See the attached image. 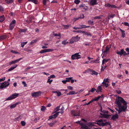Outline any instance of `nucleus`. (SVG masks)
Masks as SVG:
<instances>
[{"mask_svg": "<svg viewBox=\"0 0 129 129\" xmlns=\"http://www.w3.org/2000/svg\"><path fill=\"white\" fill-rule=\"evenodd\" d=\"M115 103L118 106L121 105V104H126L127 102L121 97L118 96L116 98Z\"/></svg>", "mask_w": 129, "mask_h": 129, "instance_id": "1", "label": "nucleus"}, {"mask_svg": "<svg viewBox=\"0 0 129 129\" xmlns=\"http://www.w3.org/2000/svg\"><path fill=\"white\" fill-rule=\"evenodd\" d=\"M123 106H121V105H120L118 106V107L119 108V114L122 112H125L126 109L127 108V103L126 104H123Z\"/></svg>", "mask_w": 129, "mask_h": 129, "instance_id": "2", "label": "nucleus"}, {"mask_svg": "<svg viewBox=\"0 0 129 129\" xmlns=\"http://www.w3.org/2000/svg\"><path fill=\"white\" fill-rule=\"evenodd\" d=\"M19 94L15 93H13L9 97L7 98L5 101H9L14 99L17 97L19 95Z\"/></svg>", "mask_w": 129, "mask_h": 129, "instance_id": "3", "label": "nucleus"}, {"mask_svg": "<svg viewBox=\"0 0 129 129\" xmlns=\"http://www.w3.org/2000/svg\"><path fill=\"white\" fill-rule=\"evenodd\" d=\"M80 38L78 36H77L76 37H73L70 40L69 43L71 44L74 42H77L79 40Z\"/></svg>", "mask_w": 129, "mask_h": 129, "instance_id": "4", "label": "nucleus"}, {"mask_svg": "<svg viewBox=\"0 0 129 129\" xmlns=\"http://www.w3.org/2000/svg\"><path fill=\"white\" fill-rule=\"evenodd\" d=\"M79 54V53H77L72 55L71 57V59L72 60H74L76 59H78L81 58V55Z\"/></svg>", "mask_w": 129, "mask_h": 129, "instance_id": "5", "label": "nucleus"}, {"mask_svg": "<svg viewBox=\"0 0 129 129\" xmlns=\"http://www.w3.org/2000/svg\"><path fill=\"white\" fill-rule=\"evenodd\" d=\"M9 84V83L8 82V81H5L2 83L1 85L0 86V89L6 88L8 86Z\"/></svg>", "mask_w": 129, "mask_h": 129, "instance_id": "6", "label": "nucleus"}, {"mask_svg": "<svg viewBox=\"0 0 129 129\" xmlns=\"http://www.w3.org/2000/svg\"><path fill=\"white\" fill-rule=\"evenodd\" d=\"M41 94L42 92L41 91H39L32 93L31 95L32 96L37 98L41 96Z\"/></svg>", "mask_w": 129, "mask_h": 129, "instance_id": "7", "label": "nucleus"}, {"mask_svg": "<svg viewBox=\"0 0 129 129\" xmlns=\"http://www.w3.org/2000/svg\"><path fill=\"white\" fill-rule=\"evenodd\" d=\"M95 124H96L98 125L99 126H104L105 125H110V123L107 122H106L105 123H101L100 122H95Z\"/></svg>", "mask_w": 129, "mask_h": 129, "instance_id": "8", "label": "nucleus"}, {"mask_svg": "<svg viewBox=\"0 0 129 129\" xmlns=\"http://www.w3.org/2000/svg\"><path fill=\"white\" fill-rule=\"evenodd\" d=\"M76 122L78 124H80L81 129H90L88 127L84 124L80 123V121H78V122Z\"/></svg>", "mask_w": 129, "mask_h": 129, "instance_id": "9", "label": "nucleus"}, {"mask_svg": "<svg viewBox=\"0 0 129 129\" xmlns=\"http://www.w3.org/2000/svg\"><path fill=\"white\" fill-rule=\"evenodd\" d=\"M105 6L108 8H117L118 9V8L117 6L114 5H111L109 3H106V4L105 5Z\"/></svg>", "mask_w": 129, "mask_h": 129, "instance_id": "10", "label": "nucleus"}, {"mask_svg": "<svg viewBox=\"0 0 129 129\" xmlns=\"http://www.w3.org/2000/svg\"><path fill=\"white\" fill-rule=\"evenodd\" d=\"M100 117L101 118H105L107 119H108L109 117L112 115H108V114H106L100 113Z\"/></svg>", "mask_w": 129, "mask_h": 129, "instance_id": "11", "label": "nucleus"}, {"mask_svg": "<svg viewBox=\"0 0 129 129\" xmlns=\"http://www.w3.org/2000/svg\"><path fill=\"white\" fill-rule=\"evenodd\" d=\"M54 49H43L40 51V53H42L45 52H52L54 51Z\"/></svg>", "mask_w": 129, "mask_h": 129, "instance_id": "12", "label": "nucleus"}, {"mask_svg": "<svg viewBox=\"0 0 129 129\" xmlns=\"http://www.w3.org/2000/svg\"><path fill=\"white\" fill-rule=\"evenodd\" d=\"M97 0H91L89 2L90 4L92 6H94L98 4Z\"/></svg>", "mask_w": 129, "mask_h": 129, "instance_id": "13", "label": "nucleus"}, {"mask_svg": "<svg viewBox=\"0 0 129 129\" xmlns=\"http://www.w3.org/2000/svg\"><path fill=\"white\" fill-rule=\"evenodd\" d=\"M79 7L81 8V9H83L86 11L88 9V7L87 6H86L85 4H82L80 5L79 6Z\"/></svg>", "mask_w": 129, "mask_h": 129, "instance_id": "14", "label": "nucleus"}, {"mask_svg": "<svg viewBox=\"0 0 129 129\" xmlns=\"http://www.w3.org/2000/svg\"><path fill=\"white\" fill-rule=\"evenodd\" d=\"M119 117V116L117 113L113 115L111 119L114 121H115L116 119H117Z\"/></svg>", "mask_w": 129, "mask_h": 129, "instance_id": "15", "label": "nucleus"}, {"mask_svg": "<svg viewBox=\"0 0 129 129\" xmlns=\"http://www.w3.org/2000/svg\"><path fill=\"white\" fill-rule=\"evenodd\" d=\"M82 16H81L78 17L74 18L73 20L75 22L76 20H79L80 19H83L84 17V14H82Z\"/></svg>", "mask_w": 129, "mask_h": 129, "instance_id": "16", "label": "nucleus"}, {"mask_svg": "<svg viewBox=\"0 0 129 129\" xmlns=\"http://www.w3.org/2000/svg\"><path fill=\"white\" fill-rule=\"evenodd\" d=\"M95 122H90L88 123L87 125L89 127H92L93 126H95L94 124H95Z\"/></svg>", "mask_w": 129, "mask_h": 129, "instance_id": "17", "label": "nucleus"}, {"mask_svg": "<svg viewBox=\"0 0 129 129\" xmlns=\"http://www.w3.org/2000/svg\"><path fill=\"white\" fill-rule=\"evenodd\" d=\"M17 66V65L16 64H15L13 66H12L8 70V71H11L15 68Z\"/></svg>", "mask_w": 129, "mask_h": 129, "instance_id": "18", "label": "nucleus"}, {"mask_svg": "<svg viewBox=\"0 0 129 129\" xmlns=\"http://www.w3.org/2000/svg\"><path fill=\"white\" fill-rule=\"evenodd\" d=\"M27 30V28H25L24 29L20 28L19 32L20 33H25Z\"/></svg>", "mask_w": 129, "mask_h": 129, "instance_id": "19", "label": "nucleus"}, {"mask_svg": "<svg viewBox=\"0 0 129 129\" xmlns=\"http://www.w3.org/2000/svg\"><path fill=\"white\" fill-rule=\"evenodd\" d=\"M120 31L121 32V37L124 38L125 37V31L124 30H122L121 28H119Z\"/></svg>", "mask_w": 129, "mask_h": 129, "instance_id": "20", "label": "nucleus"}, {"mask_svg": "<svg viewBox=\"0 0 129 129\" xmlns=\"http://www.w3.org/2000/svg\"><path fill=\"white\" fill-rule=\"evenodd\" d=\"M100 111L101 112L107 114H108L109 112V111L108 110H102V107H101V109H100Z\"/></svg>", "mask_w": 129, "mask_h": 129, "instance_id": "21", "label": "nucleus"}, {"mask_svg": "<svg viewBox=\"0 0 129 129\" xmlns=\"http://www.w3.org/2000/svg\"><path fill=\"white\" fill-rule=\"evenodd\" d=\"M4 20V15L0 16V22H2Z\"/></svg>", "mask_w": 129, "mask_h": 129, "instance_id": "22", "label": "nucleus"}, {"mask_svg": "<svg viewBox=\"0 0 129 129\" xmlns=\"http://www.w3.org/2000/svg\"><path fill=\"white\" fill-rule=\"evenodd\" d=\"M18 104V103H16L11 105L10 106V108L11 109L15 108Z\"/></svg>", "mask_w": 129, "mask_h": 129, "instance_id": "23", "label": "nucleus"}, {"mask_svg": "<svg viewBox=\"0 0 129 129\" xmlns=\"http://www.w3.org/2000/svg\"><path fill=\"white\" fill-rule=\"evenodd\" d=\"M56 122V121L55 120L53 122H51V123H48V124L50 126L52 127L55 124Z\"/></svg>", "mask_w": 129, "mask_h": 129, "instance_id": "24", "label": "nucleus"}, {"mask_svg": "<svg viewBox=\"0 0 129 129\" xmlns=\"http://www.w3.org/2000/svg\"><path fill=\"white\" fill-rule=\"evenodd\" d=\"M110 59H103L102 61V65L104 64L105 63H106L110 60Z\"/></svg>", "mask_w": 129, "mask_h": 129, "instance_id": "25", "label": "nucleus"}, {"mask_svg": "<svg viewBox=\"0 0 129 129\" xmlns=\"http://www.w3.org/2000/svg\"><path fill=\"white\" fill-rule=\"evenodd\" d=\"M15 25L10 24L9 26V29L10 30H12L14 28Z\"/></svg>", "mask_w": 129, "mask_h": 129, "instance_id": "26", "label": "nucleus"}, {"mask_svg": "<svg viewBox=\"0 0 129 129\" xmlns=\"http://www.w3.org/2000/svg\"><path fill=\"white\" fill-rule=\"evenodd\" d=\"M28 1L31 2L35 4H37L38 3V0H28Z\"/></svg>", "mask_w": 129, "mask_h": 129, "instance_id": "27", "label": "nucleus"}, {"mask_svg": "<svg viewBox=\"0 0 129 129\" xmlns=\"http://www.w3.org/2000/svg\"><path fill=\"white\" fill-rule=\"evenodd\" d=\"M7 37L6 36L3 35L0 36V40H3L5 39Z\"/></svg>", "mask_w": 129, "mask_h": 129, "instance_id": "28", "label": "nucleus"}, {"mask_svg": "<svg viewBox=\"0 0 129 129\" xmlns=\"http://www.w3.org/2000/svg\"><path fill=\"white\" fill-rule=\"evenodd\" d=\"M38 39H37L34 40L32 41L30 43V44L32 45L34 43H36L38 41Z\"/></svg>", "mask_w": 129, "mask_h": 129, "instance_id": "29", "label": "nucleus"}, {"mask_svg": "<svg viewBox=\"0 0 129 129\" xmlns=\"http://www.w3.org/2000/svg\"><path fill=\"white\" fill-rule=\"evenodd\" d=\"M59 112H57L56 113L54 114L53 115H52L53 118H56L57 116L59 115Z\"/></svg>", "mask_w": 129, "mask_h": 129, "instance_id": "30", "label": "nucleus"}, {"mask_svg": "<svg viewBox=\"0 0 129 129\" xmlns=\"http://www.w3.org/2000/svg\"><path fill=\"white\" fill-rule=\"evenodd\" d=\"M22 116L21 115H20L18 117H17L15 119L16 120L19 121L21 119Z\"/></svg>", "mask_w": 129, "mask_h": 129, "instance_id": "31", "label": "nucleus"}, {"mask_svg": "<svg viewBox=\"0 0 129 129\" xmlns=\"http://www.w3.org/2000/svg\"><path fill=\"white\" fill-rule=\"evenodd\" d=\"M75 91H71L69 92V93H68L67 94V95H70L74 94H75Z\"/></svg>", "mask_w": 129, "mask_h": 129, "instance_id": "32", "label": "nucleus"}, {"mask_svg": "<svg viewBox=\"0 0 129 129\" xmlns=\"http://www.w3.org/2000/svg\"><path fill=\"white\" fill-rule=\"evenodd\" d=\"M60 106H57L56 108H55L54 109L55 112H55L57 111H59L60 110Z\"/></svg>", "mask_w": 129, "mask_h": 129, "instance_id": "33", "label": "nucleus"}, {"mask_svg": "<svg viewBox=\"0 0 129 129\" xmlns=\"http://www.w3.org/2000/svg\"><path fill=\"white\" fill-rule=\"evenodd\" d=\"M88 23L89 25H93L94 24V22L93 21H92L90 20H88Z\"/></svg>", "mask_w": 129, "mask_h": 129, "instance_id": "34", "label": "nucleus"}, {"mask_svg": "<svg viewBox=\"0 0 129 129\" xmlns=\"http://www.w3.org/2000/svg\"><path fill=\"white\" fill-rule=\"evenodd\" d=\"M98 74V73L94 71H92V73L91 74L92 75H97Z\"/></svg>", "mask_w": 129, "mask_h": 129, "instance_id": "35", "label": "nucleus"}, {"mask_svg": "<svg viewBox=\"0 0 129 129\" xmlns=\"http://www.w3.org/2000/svg\"><path fill=\"white\" fill-rule=\"evenodd\" d=\"M6 3L8 4L12 3L13 2L12 0H5Z\"/></svg>", "mask_w": 129, "mask_h": 129, "instance_id": "36", "label": "nucleus"}, {"mask_svg": "<svg viewBox=\"0 0 129 129\" xmlns=\"http://www.w3.org/2000/svg\"><path fill=\"white\" fill-rule=\"evenodd\" d=\"M64 109V107L62 106L60 109V112H59V113H60L61 114H63V110Z\"/></svg>", "mask_w": 129, "mask_h": 129, "instance_id": "37", "label": "nucleus"}, {"mask_svg": "<svg viewBox=\"0 0 129 129\" xmlns=\"http://www.w3.org/2000/svg\"><path fill=\"white\" fill-rule=\"evenodd\" d=\"M73 31L74 32H77L78 33L82 34H84V31H81V30H78L76 31Z\"/></svg>", "mask_w": 129, "mask_h": 129, "instance_id": "38", "label": "nucleus"}, {"mask_svg": "<svg viewBox=\"0 0 129 129\" xmlns=\"http://www.w3.org/2000/svg\"><path fill=\"white\" fill-rule=\"evenodd\" d=\"M27 43V42H22L21 43V47H23L24 45L26 44Z\"/></svg>", "mask_w": 129, "mask_h": 129, "instance_id": "39", "label": "nucleus"}, {"mask_svg": "<svg viewBox=\"0 0 129 129\" xmlns=\"http://www.w3.org/2000/svg\"><path fill=\"white\" fill-rule=\"evenodd\" d=\"M84 34H85V35L90 36H91V34L90 33H88L85 31H84Z\"/></svg>", "mask_w": 129, "mask_h": 129, "instance_id": "40", "label": "nucleus"}, {"mask_svg": "<svg viewBox=\"0 0 129 129\" xmlns=\"http://www.w3.org/2000/svg\"><path fill=\"white\" fill-rule=\"evenodd\" d=\"M46 109V108L44 106H42L41 110V111L44 112V111Z\"/></svg>", "mask_w": 129, "mask_h": 129, "instance_id": "41", "label": "nucleus"}, {"mask_svg": "<svg viewBox=\"0 0 129 129\" xmlns=\"http://www.w3.org/2000/svg\"><path fill=\"white\" fill-rule=\"evenodd\" d=\"M110 48L108 47V46H107L105 50L104 51V52L105 53L107 52L109 50Z\"/></svg>", "mask_w": 129, "mask_h": 129, "instance_id": "42", "label": "nucleus"}, {"mask_svg": "<svg viewBox=\"0 0 129 129\" xmlns=\"http://www.w3.org/2000/svg\"><path fill=\"white\" fill-rule=\"evenodd\" d=\"M122 55H123L124 56L128 55L127 53L125 51H124L123 49H122Z\"/></svg>", "mask_w": 129, "mask_h": 129, "instance_id": "43", "label": "nucleus"}, {"mask_svg": "<svg viewBox=\"0 0 129 129\" xmlns=\"http://www.w3.org/2000/svg\"><path fill=\"white\" fill-rule=\"evenodd\" d=\"M49 78V77H48L49 78L48 79L47 82L49 83V84H50L51 83V82L53 81V80H50V79Z\"/></svg>", "mask_w": 129, "mask_h": 129, "instance_id": "44", "label": "nucleus"}, {"mask_svg": "<svg viewBox=\"0 0 129 129\" xmlns=\"http://www.w3.org/2000/svg\"><path fill=\"white\" fill-rule=\"evenodd\" d=\"M81 27H79V29H81L83 28H86V26L84 25H80Z\"/></svg>", "mask_w": 129, "mask_h": 129, "instance_id": "45", "label": "nucleus"}, {"mask_svg": "<svg viewBox=\"0 0 129 129\" xmlns=\"http://www.w3.org/2000/svg\"><path fill=\"white\" fill-rule=\"evenodd\" d=\"M122 49H121L120 51L118 52H116L117 54L118 55H122Z\"/></svg>", "mask_w": 129, "mask_h": 129, "instance_id": "46", "label": "nucleus"}, {"mask_svg": "<svg viewBox=\"0 0 129 129\" xmlns=\"http://www.w3.org/2000/svg\"><path fill=\"white\" fill-rule=\"evenodd\" d=\"M69 43L68 42H67V40H64V41H63L62 42V44H64V45H66L67 44H68Z\"/></svg>", "mask_w": 129, "mask_h": 129, "instance_id": "47", "label": "nucleus"}, {"mask_svg": "<svg viewBox=\"0 0 129 129\" xmlns=\"http://www.w3.org/2000/svg\"><path fill=\"white\" fill-rule=\"evenodd\" d=\"M80 2V0H75L74 2L76 4H78Z\"/></svg>", "mask_w": 129, "mask_h": 129, "instance_id": "48", "label": "nucleus"}, {"mask_svg": "<svg viewBox=\"0 0 129 129\" xmlns=\"http://www.w3.org/2000/svg\"><path fill=\"white\" fill-rule=\"evenodd\" d=\"M96 122H100V123H104L103 122V119H100V120H96Z\"/></svg>", "mask_w": 129, "mask_h": 129, "instance_id": "49", "label": "nucleus"}, {"mask_svg": "<svg viewBox=\"0 0 129 129\" xmlns=\"http://www.w3.org/2000/svg\"><path fill=\"white\" fill-rule=\"evenodd\" d=\"M72 77H71L70 78H66L67 82H70V80L72 79Z\"/></svg>", "mask_w": 129, "mask_h": 129, "instance_id": "50", "label": "nucleus"}, {"mask_svg": "<svg viewBox=\"0 0 129 129\" xmlns=\"http://www.w3.org/2000/svg\"><path fill=\"white\" fill-rule=\"evenodd\" d=\"M71 112L72 114L74 116H77L78 115L77 114L75 113V111H71Z\"/></svg>", "mask_w": 129, "mask_h": 129, "instance_id": "51", "label": "nucleus"}, {"mask_svg": "<svg viewBox=\"0 0 129 129\" xmlns=\"http://www.w3.org/2000/svg\"><path fill=\"white\" fill-rule=\"evenodd\" d=\"M101 16H98L95 17H94V19H100L101 18Z\"/></svg>", "mask_w": 129, "mask_h": 129, "instance_id": "52", "label": "nucleus"}, {"mask_svg": "<svg viewBox=\"0 0 129 129\" xmlns=\"http://www.w3.org/2000/svg\"><path fill=\"white\" fill-rule=\"evenodd\" d=\"M96 90V89L93 88H92L91 90H90L89 91V92H93L94 91Z\"/></svg>", "mask_w": 129, "mask_h": 129, "instance_id": "53", "label": "nucleus"}, {"mask_svg": "<svg viewBox=\"0 0 129 129\" xmlns=\"http://www.w3.org/2000/svg\"><path fill=\"white\" fill-rule=\"evenodd\" d=\"M21 123L22 126H24L25 124V122L24 121H21Z\"/></svg>", "mask_w": 129, "mask_h": 129, "instance_id": "54", "label": "nucleus"}, {"mask_svg": "<svg viewBox=\"0 0 129 129\" xmlns=\"http://www.w3.org/2000/svg\"><path fill=\"white\" fill-rule=\"evenodd\" d=\"M11 52L12 53H15V54H18V52H17L16 51H15V50H11Z\"/></svg>", "mask_w": 129, "mask_h": 129, "instance_id": "55", "label": "nucleus"}, {"mask_svg": "<svg viewBox=\"0 0 129 129\" xmlns=\"http://www.w3.org/2000/svg\"><path fill=\"white\" fill-rule=\"evenodd\" d=\"M55 92L57 93V96H59L61 95V93L60 92H58L57 91H56Z\"/></svg>", "mask_w": 129, "mask_h": 129, "instance_id": "56", "label": "nucleus"}, {"mask_svg": "<svg viewBox=\"0 0 129 129\" xmlns=\"http://www.w3.org/2000/svg\"><path fill=\"white\" fill-rule=\"evenodd\" d=\"M4 9L1 6H0V12L4 11Z\"/></svg>", "mask_w": 129, "mask_h": 129, "instance_id": "57", "label": "nucleus"}, {"mask_svg": "<svg viewBox=\"0 0 129 129\" xmlns=\"http://www.w3.org/2000/svg\"><path fill=\"white\" fill-rule=\"evenodd\" d=\"M99 58H97L96 60H94V61H93L95 63H99Z\"/></svg>", "mask_w": 129, "mask_h": 129, "instance_id": "58", "label": "nucleus"}, {"mask_svg": "<svg viewBox=\"0 0 129 129\" xmlns=\"http://www.w3.org/2000/svg\"><path fill=\"white\" fill-rule=\"evenodd\" d=\"M115 16L114 14H111L108 17V19H109L110 18H113Z\"/></svg>", "mask_w": 129, "mask_h": 129, "instance_id": "59", "label": "nucleus"}, {"mask_svg": "<svg viewBox=\"0 0 129 129\" xmlns=\"http://www.w3.org/2000/svg\"><path fill=\"white\" fill-rule=\"evenodd\" d=\"M63 26L65 29H68L70 27V26L68 25H63Z\"/></svg>", "mask_w": 129, "mask_h": 129, "instance_id": "60", "label": "nucleus"}, {"mask_svg": "<svg viewBox=\"0 0 129 129\" xmlns=\"http://www.w3.org/2000/svg\"><path fill=\"white\" fill-rule=\"evenodd\" d=\"M97 89L100 92H102L101 90H102L101 87V86H99L98 87Z\"/></svg>", "mask_w": 129, "mask_h": 129, "instance_id": "61", "label": "nucleus"}, {"mask_svg": "<svg viewBox=\"0 0 129 129\" xmlns=\"http://www.w3.org/2000/svg\"><path fill=\"white\" fill-rule=\"evenodd\" d=\"M16 23V21L15 20H13L10 23V24H15Z\"/></svg>", "mask_w": 129, "mask_h": 129, "instance_id": "62", "label": "nucleus"}, {"mask_svg": "<svg viewBox=\"0 0 129 129\" xmlns=\"http://www.w3.org/2000/svg\"><path fill=\"white\" fill-rule=\"evenodd\" d=\"M5 77H4L0 79V82H1L4 81L5 79Z\"/></svg>", "mask_w": 129, "mask_h": 129, "instance_id": "63", "label": "nucleus"}, {"mask_svg": "<svg viewBox=\"0 0 129 129\" xmlns=\"http://www.w3.org/2000/svg\"><path fill=\"white\" fill-rule=\"evenodd\" d=\"M125 50L128 52L127 54H128V55L129 54V48H127L125 49Z\"/></svg>", "mask_w": 129, "mask_h": 129, "instance_id": "64", "label": "nucleus"}]
</instances>
